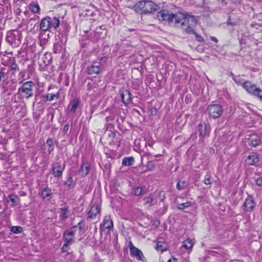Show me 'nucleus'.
Segmentation results:
<instances>
[{
	"instance_id": "nucleus-1",
	"label": "nucleus",
	"mask_w": 262,
	"mask_h": 262,
	"mask_svg": "<svg viewBox=\"0 0 262 262\" xmlns=\"http://www.w3.org/2000/svg\"><path fill=\"white\" fill-rule=\"evenodd\" d=\"M161 15L163 20L174 23L178 26L180 25L185 33H194V28L196 25L197 20L193 16L183 13L169 14L164 12L162 13Z\"/></svg>"
},
{
	"instance_id": "nucleus-2",
	"label": "nucleus",
	"mask_w": 262,
	"mask_h": 262,
	"mask_svg": "<svg viewBox=\"0 0 262 262\" xmlns=\"http://www.w3.org/2000/svg\"><path fill=\"white\" fill-rule=\"evenodd\" d=\"M135 11L140 14L152 13L158 9V6L150 1H141L134 5Z\"/></svg>"
},
{
	"instance_id": "nucleus-3",
	"label": "nucleus",
	"mask_w": 262,
	"mask_h": 262,
	"mask_svg": "<svg viewBox=\"0 0 262 262\" xmlns=\"http://www.w3.org/2000/svg\"><path fill=\"white\" fill-rule=\"evenodd\" d=\"M244 89L250 94L257 97L262 101V90L257 88L256 86L252 84L250 81H245L243 84Z\"/></svg>"
},
{
	"instance_id": "nucleus-4",
	"label": "nucleus",
	"mask_w": 262,
	"mask_h": 262,
	"mask_svg": "<svg viewBox=\"0 0 262 262\" xmlns=\"http://www.w3.org/2000/svg\"><path fill=\"white\" fill-rule=\"evenodd\" d=\"M223 107L220 104H214L209 105L206 110L207 113L210 118L216 119L219 118L223 113Z\"/></svg>"
},
{
	"instance_id": "nucleus-5",
	"label": "nucleus",
	"mask_w": 262,
	"mask_h": 262,
	"mask_svg": "<svg viewBox=\"0 0 262 262\" xmlns=\"http://www.w3.org/2000/svg\"><path fill=\"white\" fill-rule=\"evenodd\" d=\"M33 83L32 81H27L23 84L18 89V93L22 94L26 98H29L33 96Z\"/></svg>"
},
{
	"instance_id": "nucleus-6",
	"label": "nucleus",
	"mask_w": 262,
	"mask_h": 262,
	"mask_svg": "<svg viewBox=\"0 0 262 262\" xmlns=\"http://www.w3.org/2000/svg\"><path fill=\"white\" fill-rule=\"evenodd\" d=\"M128 247L132 256L135 257L139 260L145 261V258L142 251L135 247L131 241L129 242Z\"/></svg>"
},
{
	"instance_id": "nucleus-7",
	"label": "nucleus",
	"mask_w": 262,
	"mask_h": 262,
	"mask_svg": "<svg viewBox=\"0 0 262 262\" xmlns=\"http://www.w3.org/2000/svg\"><path fill=\"white\" fill-rule=\"evenodd\" d=\"M65 169V164H61L60 162H56L53 164L51 173L55 178H60Z\"/></svg>"
},
{
	"instance_id": "nucleus-8",
	"label": "nucleus",
	"mask_w": 262,
	"mask_h": 262,
	"mask_svg": "<svg viewBox=\"0 0 262 262\" xmlns=\"http://www.w3.org/2000/svg\"><path fill=\"white\" fill-rule=\"evenodd\" d=\"M256 203L251 195H248L243 204V209L246 212H251L255 206Z\"/></svg>"
},
{
	"instance_id": "nucleus-9",
	"label": "nucleus",
	"mask_w": 262,
	"mask_h": 262,
	"mask_svg": "<svg viewBox=\"0 0 262 262\" xmlns=\"http://www.w3.org/2000/svg\"><path fill=\"white\" fill-rule=\"evenodd\" d=\"M75 232L72 230H67L63 233V240L64 243L72 245L75 242Z\"/></svg>"
},
{
	"instance_id": "nucleus-10",
	"label": "nucleus",
	"mask_w": 262,
	"mask_h": 262,
	"mask_svg": "<svg viewBox=\"0 0 262 262\" xmlns=\"http://www.w3.org/2000/svg\"><path fill=\"white\" fill-rule=\"evenodd\" d=\"M101 208L98 204L93 205L88 212V219H93L97 214H100Z\"/></svg>"
},
{
	"instance_id": "nucleus-11",
	"label": "nucleus",
	"mask_w": 262,
	"mask_h": 262,
	"mask_svg": "<svg viewBox=\"0 0 262 262\" xmlns=\"http://www.w3.org/2000/svg\"><path fill=\"white\" fill-rule=\"evenodd\" d=\"M102 226L104 227L109 231H110L113 228V222L111 218L110 215H106L104 217L103 224L100 225V229H101V230H103Z\"/></svg>"
},
{
	"instance_id": "nucleus-12",
	"label": "nucleus",
	"mask_w": 262,
	"mask_h": 262,
	"mask_svg": "<svg viewBox=\"0 0 262 262\" xmlns=\"http://www.w3.org/2000/svg\"><path fill=\"white\" fill-rule=\"evenodd\" d=\"M52 55L51 53H46L43 56L39 59V64L43 66H47L50 64L52 60Z\"/></svg>"
},
{
	"instance_id": "nucleus-13",
	"label": "nucleus",
	"mask_w": 262,
	"mask_h": 262,
	"mask_svg": "<svg viewBox=\"0 0 262 262\" xmlns=\"http://www.w3.org/2000/svg\"><path fill=\"white\" fill-rule=\"evenodd\" d=\"M143 205L147 207H150L156 203L157 200L154 198L153 194H150L147 197H144L143 199Z\"/></svg>"
},
{
	"instance_id": "nucleus-14",
	"label": "nucleus",
	"mask_w": 262,
	"mask_h": 262,
	"mask_svg": "<svg viewBox=\"0 0 262 262\" xmlns=\"http://www.w3.org/2000/svg\"><path fill=\"white\" fill-rule=\"evenodd\" d=\"M198 129L200 136L204 137L208 135L210 132L209 127L207 126L205 123H200L198 125Z\"/></svg>"
},
{
	"instance_id": "nucleus-15",
	"label": "nucleus",
	"mask_w": 262,
	"mask_h": 262,
	"mask_svg": "<svg viewBox=\"0 0 262 262\" xmlns=\"http://www.w3.org/2000/svg\"><path fill=\"white\" fill-rule=\"evenodd\" d=\"M49 17H46L42 18L40 23V29L42 31H49L50 29Z\"/></svg>"
},
{
	"instance_id": "nucleus-16",
	"label": "nucleus",
	"mask_w": 262,
	"mask_h": 262,
	"mask_svg": "<svg viewBox=\"0 0 262 262\" xmlns=\"http://www.w3.org/2000/svg\"><path fill=\"white\" fill-rule=\"evenodd\" d=\"M121 95L124 103L127 104L132 101L131 94L128 90H126L123 91Z\"/></svg>"
},
{
	"instance_id": "nucleus-17",
	"label": "nucleus",
	"mask_w": 262,
	"mask_h": 262,
	"mask_svg": "<svg viewBox=\"0 0 262 262\" xmlns=\"http://www.w3.org/2000/svg\"><path fill=\"white\" fill-rule=\"evenodd\" d=\"M100 70V67L98 65H92L86 69L87 73L89 75L98 74Z\"/></svg>"
},
{
	"instance_id": "nucleus-18",
	"label": "nucleus",
	"mask_w": 262,
	"mask_h": 262,
	"mask_svg": "<svg viewBox=\"0 0 262 262\" xmlns=\"http://www.w3.org/2000/svg\"><path fill=\"white\" fill-rule=\"evenodd\" d=\"M49 21H50V28L53 27L54 28H57L59 27L60 24V20L57 17L51 18L49 17Z\"/></svg>"
},
{
	"instance_id": "nucleus-19",
	"label": "nucleus",
	"mask_w": 262,
	"mask_h": 262,
	"mask_svg": "<svg viewBox=\"0 0 262 262\" xmlns=\"http://www.w3.org/2000/svg\"><path fill=\"white\" fill-rule=\"evenodd\" d=\"M80 102L78 99H74L70 102L69 104L71 106L70 111L73 113H74L79 105Z\"/></svg>"
},
{
	"instance_id": "nucleus-20",
	"label": "nucleus",
	"mask_w": 262,
	"mask_h": 262,
	"mask_svg": "<svg viewBox=\"0 0 262 262\" xmlns=\"http://www.w3.org/2000/svg\"><path fill=\"white\" fill-rule=\"evenodd\" d=\"M258 161V158L256 155H250L247 158V162L249 165H254Z\"/></svg>"
},
{
	"instance_id": "nucleus-21",
	"label": "nucleus",
	"mask_w": 262,
	"mask_h": 262,
	"mask_svg": "<svg viewBox=\"0 0 262 262\" xmlns=\"http://www.w3.org/2000/svg\"><path fill=\"white\" fill-rule=\"evenodd\" d=\"M39 194L43 199H45L50 196L51 191L49 188L46 187L41 190Z\"/></svg>"
},
{
	"instance_id": "nucleus-22",
	"label": "nucleus",
	"mask_w": 262,
	"mask_h": 262,
	"mask_svg": "<svg viewBox=\"0 0 262 262\" xmlns=\"http://www.w3.org/2000/svg\"><path fill=\"white\" fill-rule=\"evenodd\" d=\"M59 217L63 220L68 217V210L66 207L59 209Z\"/></svg>"
},
{
	"instance_id": "nucleus-23",
	"label": "nucleus",
	"mask_w": 262,
	"mask_h": 262,
	"mask_svg": "<svg viewBox=\"0 0 262 262\" xmlns=\"http://www.w3.org/2000/svg\"><path fill=\"white\" fill-rule=\"evenodd\" d=\"M134 159L133 157H126L122 160V165L124 166H131L134 164Z\"/></svg>"
},
{
	"instance_id": "nucleus-24",
	"label": "nucleus",
	"mask_w": 262,
	"mask_h": 262,
	"mask_svg": "<svg viewBox=\"0 0 262 262\" xmlns=\"http://www.w3.org/2000/svg\"><path fill=\"white\" fill-rule=\"evenodd\" d=\"M58 97H59L58 93H57L54 94H47V95L42 96V98L43 99H45L46 101H52L55 98L57 99L58 98Z\"/></svg>"
},
{
	"instance_id": "nucleus-25",
	"label": "nucleus",
	"mask_w": 262,
	"mask_h": 262,
	"mask_svg": "<svg viewBox=\"0 0 262 262\" xmlns=\"http://www.w3.org/2000/svg\"><path fill=\"white\" fill-rule=\"evenodd\" d=\"M54 141L52 139H48L46 141V145L48 146V151L49 153L51 152L54 150Z\"/></svg>"
},
{
	"instance_id": "nucleus-26",
	"label": "nucleus",
	"mask_w": 262,
	"mask_h": 262,
	"mask_svg": "<svg viewBox=\"0 0 262 262\" xmlns=\"http://www.w3.org/2000/svg\"><path fill=\"white\" fill-rule=\"evenodd\" d=\"M80 170L83 176H86L89 172L90 167L88 164H82L80 166Z\"/></svg>"
},
{
	"instance_id": "nucleus-27",
	"label": "nucleus",
	"mask_w": 262,
	"mask_h": 262,
	"mask_svg": "<svg viewBox=\"0 0 262 262\" xmlns=\"http://www.w3.org/2000/svg\"><path fill=\"white\" fill-rule=\"evenodd\" d=\"M192 203L190 201H188L186 203H183L181 204H178L177 208L179 210H183L185 208L192 206Z\"/></svg>"
},
{
	"instance_id": "nucleus-28",
	"label": "nucleus",
	"mask_w": 262,
	"mask_h": 262,
	"mask_svg": "<svg viewBox=\"0 0 262 262\" xmlns=\"http://www.w3.org/2000/svg\"><path fill=\"white\" fill-rule=\"evenodd\" d=\"M193 245L191 239H188L183 242V247L186 249H191Z\"/></svg>"
},
{
	"instance_id": "nucleus-29",
	"label": "nucleus",
	"mask_w": 262,
	"mask_h": 262,
	"mask_svg": "<svg viewBox=\"0 0 262 262\" xmlns=\"http://www.w3.org/2000/svg\"><path fill=\"white\" fill-rule=\"evenodd\" d=\"M31 11L34 13H37L39 12L40 8L37 4L32 3L30 5Z\"/></svg>"
},
{
	"instance_id": "nucleus-30",
	"label": "nucleus",
	"mask_w": 262,
	"mask_h": 262,
	"mask_svg": "<svg viewBox=\"0 0 262 262\" xmlns=\"http://www.w3.org/2000/svg\"><path fill=\"white\" fill-rule=\"evenodd\" d=\"M9 198L12 203V205L18 203L19 201V198L16 195L11 194L9 195Z\"/></svg>"
},
{
	"instance_id": "nucleus-31",
	"label": "nucleus",
	"mask_w": 262,
	"mask_h": 262,
	"mask_svg": "<svg viewBox=\"0 0 262 262\" xmlns=\"http://www.w3.org/2000/svg\"><path fill=\"white\" fill-rule=\"evenodd\" d=\"M11 231L15 234H18L23 231V228L20 226H12L10 229Z\"/></svg>"
},
{
	"instance_id": "nucleus-32",
	"label": "nucleus",
	"mask_w": 262,
	"mask_h": 262,
	"mask_svg": "<svg viewBox=\"0 0 262 262\" xmlns=\"http://www.w3.org/2000/svg\"><path fill=\"white\" fill-rule=\"evenodd\" d=\"M261 143V141L259 139H251L249 143V145L253 147H256L257 145Z\"/></svg>"
},
{
	"instance_id": "nucleus-33",
	"label": "nucleus",
	"mask_w": 262,
	"mask_h": 262,
	"mask_svg": "<svg viewBox=\"0 0 262 262\" xmlns=\"http://www.w3.org/2000/svg\"><path fill=\"white\" fill-rule=\"evenodd\" d=\"M156 249L158 251L163 252L166 250V248L163 246V244L161 242H158L157 243Z\"/></svg>"
},
{
	"instance_id": "nucleus-34",
	"label": "nucleus",
	"mask_w": 262,
	"mask_h": 262,
	"mask_svg": "<svg viewBox=\"0 0 262 262\" xmlns=\"http://www.w3.org/2000/svg\"><path fill=\"white\" fill-rule=\"evenodd\" d=\"M143 193V189L141 187H137L134 188V194L135 195L138 196Z\"/></svg>"
},
{
	"instance_id": "nucleus-35",
	"label": "nucleus",
	"mask_w": 262,
	"mask_h": 262,
	"mask_svg": "<svg viewBox=\"0 0 262 262\" xmlns=\"http://www.w3.org/2000/svg\"><path fill=\"white\" fill-rule=\"evenodd\" d=\"M186 187L185 182L184 181H179L177 184V188L179 190H183Z\"/></svg>"
},
{
	"instance_id": "nucleus-36",
	"label": "nucleus",
	"mask_w": 262,
	"mask_h": 262,
	"mask_svg": "<svg viewBox=\"0 0 262 262\" xmlns=\"http://www.w3.org/2000/svg\"><path fill=\"white\" fill-rule=\"evenodd\" d=\"M74 182L72 177H69L67 181L64 183V185L69 187H71L73 185Z\"/></svg>"
},
{
	"instance_id": "nucleus-37",
	"label": "nucleus",
	"mask_w": 262,
	"mask_h": 262,
	"mask_svg": "<svg viewBox=\"0 0 262 262\" xmlns=\"http://www.w3.org/2000/svg\"><path fill=\"white\" fill-rule=\"evenodd\" d=\"M70 245H71L70 244L64 243V244L63 245L62 248H61V252L63 253L68 252V251L70 249L69 247Z\"/></svg>"
},
{
	"instance_id": "nucleus-38",
	"label": "nucleus",
	"mask_w": 262,
	"mask_h": 262,
	"mask_svg": "<svg viewBox=\"0 0 262 262\" xmlns=\"http://www.w3.org/2000/svg\"><path fill=\"white\" fill-rule=\"evenodd\" d=\"M233 79L236 84L239 85L241 84L243 85V84L245 82H244V80L239 77L233 78Z\"/></svg>"
},
{
	"instance_id": "nucleus-39",
	"label": "nucleus",
	"mask_w": 262,
	"mask_h": 262,
	"mask_svg": "<svg viewBox=\"0 0 262 262\" xmlns=\"http://www.w3.org/2000/svg\"><path fill=\"white\" fill-rule=\"evenodd\" d=\"M193 34L195 35L196 39L199 42H203L204 41V39H203V37L201 35L197 34L195 32H194V33H193Z\"/></svg>"
},
{
	"instance_id": "nucleus-40",
	"label": "nucleus",
	"mask_w": 262,
	"mask_h": 262,
	"mask_svg": "<svg viewBox=\"0 0 262 262\" xmlns=\"http://www.w3.org/2000/svg\"><path fill=\"white\" fill-rule=\"evenodd\" d=\"M256 185L258 186H262V177H259L255 180Z\"/></svg>"
},
{
	"instance_id": "nucleus-41",
	"label": "nucleus",
	"mask_w": 262,
	"mask_h": 262,
	"mask_svg": "<svg viewBox=\"0 0 262 262\" xmlns=\"http://www.w3.org/2000/svg\"><path fill=\"white\" fill-rule=\"evenodd\" d=\"M105 119L107 122H110L115 120V116L114 115H111L107 117Z\"/></svg>"
},
{
	"instance_id": "nucleus-42",
	"label": "nucleus",
	"mask_w": 262,
	"mask_h": 262,
	"mask_svg": "<svg viewBox=\"0 0 262 262\" xmlns=\"http://www.w3.org/2000/svg\"><path fill=\"white\" fill-rule=\"evenodd\" d=\"M159 196L161 201H163L165 198V193L164 191H161L159 192Z\"/></svg>"
},
{
	"instance_id": "nucleus-43",
	"label": "nucleus",
	"mask_w": 262,
	"mask_h": 262,
	"mask_svg": "<svg viewBox=\"0 0 262 262\" xmlns=\"http://www.w3.org/2000/svg\"><path fill=\"white\" fill-rule=\"evenodd\" d=\"M204 183L206 184V185H209V184H211V182H210V178H205V180H204Z\"/></svg>"
},
{
	"instance_id": "nucleus-44",
	"label": "nucleus",
	"mask_w": 262,
	"mask_h": 262,
	"mask_svg": "<svg viewBox=\"0 0 262 262\" xmlns=\"http://www.w3.org/2000/svg\"><path fill=\"white\" fill-rule=\"evenodd\" d=\"M11 67L12 70H15L17 68V66L16 63H13L11 64Z\"/></svg>"
},
{
	"instance_id": "nucleus-45",
	"label": "nucleus",
	"mask_w": 262,
	"mask_h": 262,
	"mask_svg": "<svg viewBox=\"0 0 262 262\" xmlns=\"http://www.w3.org/2000/svg\"><path fill=\"white\" fill-rule=\"evenodd\" d=\"M6 75V74L4 72L0 71V81L2 80L3 78H4Z\"/></svg>"
},
{
	"instance_id": "nucleus-46",
	"label": "nucleus",
	"mask_w": 262,
	"mask_h": 262,
	"mask_svg": "<svg viewBox=\"0 0 262 262\" xmlns=\"http://www.w3.org/2000/svg\"><path fill=\"white\" fill-rule=\"evenodd\" d=\"M210 38H211V40L212 41H214L215 42H217L218 41L217 38L216 37H215L212 36V37H211Z\"/></svg>"
},
{
	"instance_id": "nucleus-47",
	"label": "nucleus",
	"mask_w": 262,
	"mask_h": 262,
	"mask_svg": "<svg viewBox=\"0 0 262 262\" xmlns=\"http://www.w3.org/2000/svg\"><path fill=\"white\" fill-rule=\"evenodd\" d=\"M81 224V222H79L78 224V225L77 226H79V229L80 230H81L82 228L80 226V224Z\"/></svg>"
},
{
	"instance_id": "nucleus-48",
	"label": "nucleus",
	"mask_w": 262,
	"mask_h": 262,
	"mask_svg": "<svg viewBox=\"0 0 262 262\" xmlns=\"http://www.w3.org/2000/svg\"><path fill=\"white\" fill-rule=\"evenodd\" d=\"M68 128H69V126H68V125H66V126H64V129H68Z\"/></svg>"
},
{
	"instance_id": "nucleus-49",
	"label": "nucleus",
	"mask_w": 262,
	"mask_h": 262,
	"mask_svg": "<svg viewBox=\"0 0 262 262\" xmlns=\"http://www.w3.org/2000/svg\"><path fill=\"white\" fill-rule=\"evenodd\" d=\"M68 128H69V126H68V125H66V126H64V129H68Z\"/></svg>"
},
{
	"instance_id": "nucleus-50",
	"label": "nucleus",
	"mask_w": 262,
	"mask_h": 262,
	"mask_svg": "<svg viewBox=\"0 0 262 262\" xmlns=\"http://www.w3.org/2000/svg\"><path fill=\"white\" fill-rule=\"evenodd\" d=\"M167 262H171V260L170 259H169V260H168V261Z\"/></svg>"
}]
</instances>
